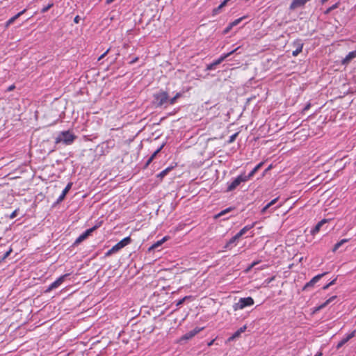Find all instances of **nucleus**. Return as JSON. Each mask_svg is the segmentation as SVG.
<instances>
[{"mask_svg":"<svg viewBox=\"0 0 356 356\" xmlns=\"http://www.w3.org/2000/svg\"><path fill=\"white\" fill-rule=\"evenodd\" d=\"M76 138V136L72 134L70 131H65L60 132L56 138L55 143H63L66 145H70L73 143Z\"/></svg>","mask_w":356,"mask_h":356,"instance_id":"obj_1","label":"nucleus"},{"mask_svg":"<svg viewBox=\"0 0 356 356\" xmlns=\"http://www.w3.org/2000/svg\"><path fill=\"white\" fill-rule=\"evenodd\" d=\"M254 304V300L251 297L241 298L238 302L233 305L234 311L243 309L245 307L251 306Z\"/></svg>","mask_w":356,"mask_h":356,"instance_id":"obj_2","label":"nucleus"},{"mask_svg":"<svg viewBox=\"0 0 356 356\" xmlns=\"http://www.w3.org/2000/svg\"><path fill=\"white\" fill-rule=\"evenodd\" d=\"M154 104L156 106H161L168 100V94L167 92L161 91L154 95Z\"/></svg>","mask_w":356,"mask_h":356,"instance_id":"obj_3","label":"nucleus"},{"mask_svg":"<svg viewBox=\"0 0 356 356\" xmlns=\"http://www.w3.org/2000/svg\"><path fill=\"white\" fill-rule=\"evenodd\" d=\"M239 47L236 48L235 49L231 51L230 52L220 56L218 60H215L212 63L208 65L207 66V70H211L215 69L216 66L220 64L225 58L231 56L232 54H234L235 51H236L238 49Z\"/></svg>","mask_w":356,"mask_h":356,"instance_id":"obj_4","label":"nucleus"},{"mask_svg":"<svg viewBox=\"0 0 356 356\" xmlns=\"http://www.w3.org/2000/svg\"><path fill=\"white\" fill-rule=\"evenodd\" d=\"M245 181H246V178L243 177V175H239L228 186L227 191L229 192L234 191L241 182Z\"/></svg>","mask_w":356,"mask_h":356,"instance_id":"obj_5","label":"nucleus"},{"mask_svg":"<svg viewBox=\"0 0 356 356\" xmlns=\"http://www.w3.org/2000/svg\"><path fill=\"white\" fill-rule=\"evenodd\" d=\"M67 275L68 274H65L58 277L55 282H54L49 286V287L44 291V293H49V291L60 286Z\"/></svg>","mask_w":356,"mask_h":356,"instance_id":"obj_6","label":"nucleus"},{"mask_svg":"<svg viewBox=\"0 0 356 356\" xmlns=\"http://www.w3.org/2000/svg\"><path fill=\"white\" fill-rule=\"evenodd\" d=\"M98 227L97 225H95L94 227H92V228H90L88 229H87L85 232H83L82 234H81L76 239V241H74V245H77L78 244H79L80 243H81L82 241H83L86 238H88V236L93 232L95 231L97 228Z\"/></svg>","mask_w":356,"mask_h":356,"instance_id":"obj_7","label":"nucleus"},{"mask_svg":"<svg viewBox=\"0 0 356 356\" xmlns=\"http://www.w3.org/2000/svg\"><path fill=\"white\" fill-rule=\"evenodd\" d=\"M131 242V238L129 236L126 237V238H123L122 241H120V242H118L117 244H115L112 248V250L118 252V250H120V249H122L127 245L129 244Z\"/></svg>","mask_w":356,"mask_h":356,"instance_id":"obj_8","label":"nucleus"},{"mask_svg":"<svg viewBox=\"0 0 356 356\" xmlns=\"http://www.w3.org/2000/svg\"><path fill=\"white\" fill-rule=\"evenodd\" d=\"M327 273H323L322 274H319L315 277H314L309 282H307L302 288V290L305 291L308 288L312 287L314 286V284L320 280V279L325 275Z\"/></svg>","mask_w":356,"mask_h":356,"instance_id":"obj_9","label":"nucleus"},{"mask_svg":"<svg viewBox=\"0 0 356 356\" xmlns=\"http://www.w3.org/2000/svg\"><path fill=\"white\" fill-rule=\"evenodd\" d=\"M203 328L195 327L193 330L187 332L184 335L182 336L181 340H188L195 336L200 331H201Z\"/></svg>","mask_w":356,"mask_h":356,"instance_id":"obj_10","label":"nucleus"},{"mask_svg":"<svg viewBox=\"0 0 356 356\" xmlns=\"http://www.w3.org/2000/svg\"><path fill=\"white\" fill-rule=\"evenodd\" d=\"M356 330H353L351 333L347 335L346 337L343 338L337 346V348L339 349L341 348L345 343H346L350 339L355 336Z\"/></svg>","mask_w":356,"mask_h":356,"instance_id":"obj_11","label":"nucleus"},{"mask_svg":"<svg viewBox=\"0 0 356 356\" xmlns=\"http://www.w3.org/2000/svg\"><path fill=\"white\" fill-rule=\"evenodd\" d=\"M72 182H70V183L67 184V185L66 186L65 189L63 191L61 195L58 198V200L56 201L57 204L61 202L65 199V195H67V193L69 192V191L72 188Z\"/></svg>","mask_w":356,"mask_h":356,"instance_id":"obj_12","label":"nucleus"},{"mask_svg":"<svg viewBox=\"0 0 356 356\" xmlns=\"http://www.w3.org/2000/svg\"><path fill=\"white\" fill-rule=\"evenodd\" d=\"M309 0H293L290 5V9L294 10L297 8L304 6Z\"/></svg>","mask_w":356,"mask_h":356,"instance_id":"obj_13","label":"nucleus"},{"mask_svg":"<svg viewBox=\"0 0 356 356\" xmlns=\"http://www.w3.org/2000/svg\"><path fill=\"white\" fill-rule=\"evenodd\" d=\"M247 328V326L246 325H243V327H241V328H239L237 331H236L233 334L232 336H231L228 339L227 341H233L234 339L238 338L240 337L241 334L244 332L245 331Z\"/></svg>","mask_w":356,"mask_h":356,"instance_id":"obj_14","label":"nucleus"},{"mask_svg":"<svg viewBox=\"0 0 356 356\" xmlns=\"http://www.w3.org/2000/svg\"><path fill=\"white\" fill-rule=\"evenodd\" d=\"M336 298H337L336 296H332L331 298L327 299L324 303H323L322 305H321L318 307H316L314 311V312H316L322 309L323 308L326 307L327 305H329L330 303L332 302Z\"/></svg>","mask_w":356,"mask_h":356,"instance_id":"obj_15","label":"nucleus"},{"mask_svg":"<svg viewBox=\"0 0 356 356\" xmlns=\"http://www.w3.org/2000/svg\"><path fill=\"white\" fill-rule=\"evenodd\" d=\"M26 9L23 10L22 11L18 13L15 16L11 17L9 20L7 21L6 23L5 27L8 28L11 24H13L17 19H18L22 15H23L26 12Z\"/></svg>","mask_w":356,"mask_h":356,"instance_id":"obj_16","label":"nucleus"},{"mask_svg":"<svg viewBox=\"0 0 356 356\" xmlns=\"http://www.w3.org/2000/svg\"><path fill=\"white\" fill-rule=\"evenodd\" d=\"M164 145L163 144L160 147H159L152 154V156L148 159L147 161L145 168L147 167L150 163L153 161V159L156 157V156L161 152L162 148L163 147Z\"/></svg>","mask_w":356,"mask_h":356,"instance_id":"obj_17","label":"nucleus"},{"mask_svg":"<svg viewBox=\"0 0 356 356\" xmlns=\"http://www.w3.org/2000/svg\"><path fill=\"white\" fill-rule=\"evenodd\" d=\"M327 222V219H323V220H321L320 222H318L316 224V225L314 227V228L311 231V233L313 235H314L316 233H318L319 232L321 227H322V225H324Z\"/></svg>","mask_w":356,"mask_h":356,"instance_id":"obj_18","label":"nucleus"},{"mask_svg":"<svg viewBox=\"0 0 356 356\" xmlns=\"http://www.w3.org/2000/svg\"><path fill=\"white\" fill-rule=\"evenodd\" d=\"M356 57V51L350 52L346 58L342 60L343 64L348 63L352 59Z\"/></svg>","mask_w":356,"mask_h":356,"instance_id":"obj_19","label":"nucleus"},{"mask_svg":"<svg viewBox=\"0 0 356 356\" xmlns=\"http://www.w3.org/2000/svg\"><path fill=\"white\" fill-rule=\"evenodd\" d=\"M348 241H349V239H346V238L341 240L339 242L337 243L334 245L332 251L334 252H336L343 243L348 242Z\"/></svg>","mask_w":356,"mask_h":356,"instance_id":"obj_20","label":"nucleus"},{"mask_svg":"<svg viewBox=\"0 0 356 356\" xmlns=\"http://www.w3.org/2000/svg\"><path fill=\"white\" fill-rule=\"evenodd\" d=\"M254 227V224L250 226H245L243 229H241L239 232L237 233V237H241L244 234H245L249 229Z\"/></svg>","mask_w":356,"mask_h":356,"instance_id":"obj_21","label":"nucleus"},{"mask_svg":"<svg viewBox=\"0 0 356 356\" xmlns=\"http://www.w3.org/2000/svg\"><path fill=\"white\" fill-rule=\"evenodd\" d=\"M166 241V237H164L160 241H158L156 243H155L154 244H153L149 248V250H154L156 248H158L159 246L161 245L165 241Z\"/></svg>","mask_w":356,"mask_h":356,"instance_id":"obj_22","label":"nucleus"},{"mask_svg":"<svg viewBox=\"0 0 356 356\" xmlns=\"http://www.w3.org/2000/svg\"><path fill=\"white\" fill-rule=\"evenodd\" d=\"M302 46H303V44H300V43H299V44H298V48H297L295 51H293L292 55H293V56H298V54L302 51Z\"/></svg>","mask_w":356,"mask_h":356,"instance_id":"obj_23","label":"nucleus"},{"mask_svg":"<svg viewBox=\"0 0 356 356\" xmlns=\"http://www.w3.org/2000/svg\"><path fill=\"white\" fill-rule=\"evenodd\" d=\"M172 168H167L166 169H165L164 170L161 171L158 175L157 177L162 179L166 175L167 173L171 170Z\"/></svg>","mask_w":356,"mask_h":356,"instance_id":"obj_24","label":"nucleus"},{"mask_svg":"<svg viewBox=\"0 0 356 356\" xmlns=\"http://www.w3.org/2000/svg\"><path fill=\"white\" fill-rule=\"evenodd\" d=\"M238 234H236L235 236L232 237L229 241L227 243L225 248H227L229 245L234 243L237 239H238L240 237H237Z\"/></svg>","mask_w":356,"mask_h":356,"instance_id":"obj_25","label":"nucleus"},{"mask_svg":"<svg viewBox=\"0 0 356 356\" xmlns=\"http://www.w3.org/2000/svg\"><path fill=\"white\" fill-rule=\"evenodd\" d=\"M339 3H336L335 4H334L333 6H332L331 7L328 8L325 11V14H329L332 10L338 8L339 6Z\"/></svg>","mask_w":356,"mask_h":356,"instance_id":"obj_26","label":"nucleus"},{"mask_svg":"<svg viewBox=\"0 0 356 356\" xmlns=\"http://www.w3.org/2000/svg\"><path fill=\"white\" fill-rule=\"evenodd\" d=\"M277 200H278V197L273 199L272 201H270L269 203H268L265 206V208L266 209H268L269 208H270L273 205H274L277 202Z\"/></svg>","mask_w":356,"mask_h":356,"instance_id":"obj_27","label":"nucleus"},{"mask_svg":"<svg viewBox=\"0 0 356 356\" xmlns=\"http://www.w3.org/2000/svg\"><path fill=\"white\" fill-rule=\"evenodd\" d=\"M180 96L179 93H177L174 97L168 99L170 104H174L177 99Z\"/></svg>","mask_w":356,"mask_h":356,"instance_id":"obj_28","label":"nucleus"},{"mask_svg":"<svg viewBox=\"0 0 356 356\" xmlns=\"http://www.w3.org/2000/svg\"><path fill=\"white\" fill-rule=\"evenodd\" d=\"M53 3H49L47 6L44 7L42 10H41V13H44L45 12H47V10H49L52 6H53Z\"/></svg>","mask_w":356,"mask_h":356,"instance_id":"obj_29","label":"nucleus"},{"mask_svg":"<svg viewBox=\"0 0 356 356\" xmlns=\"http://www.w3.org/2000/svg\"><path fill=\"white\" fill-rule=\"evenodd\" d=\"M224 6H222V3L219 5L218 8H216L213 10V15H216Z\"/></svg>","mask_w":356,"mask_h":356,"instance_id":"obj_30","label":"nucleus"},{"mask_svg":"<svg viewBox=\"0 0 356 356\" xmlns=\"http://www.w3.org/2000/svg\"><path fill=\"white\" fill-rule=\"evenodd\" d=\"M255 174V171L254 170H252L248 175H243V177H245L246 178V181H248L250 177H252Z\"/></svg>","mask_w":356,"mask_h":356,"instance_id":"obj_31","label":"nucleus"},{"mask_svg":"<svg viewBox=\"0 0 356 356\" xmlns=\"http://www.w3.org/2000/svg\"><path fill=\"white\" fill-rule=\"evenodd\" d=\"M237 135H238V133H236V134H234L232 135V136L229 137V141H228V142H229V143H233V142L235 140V139H236V138Z\"/></svg>","mask_w":356,"mask_h":356,"instance_id":"obj_32","label":"nucleus"},{"mask_svg":"<svg viewBox=\"0 0 356 356\" xmlns=\"http://www.w3.org/2000/svg\"><path fill=\"white\" fill-rule=\"evenodd\" d=\"M232 210V208L229 207V208H227L223 211H222L218 215V216H222L224 214H225L226 213H227L228 211Z\"/></svg>","mask_w":356,"mask_h":356,"instance_id":"obj_33","label":"nucleus"},{"mask_svg":"<svg viewBox=\"0 0 356 356\" xmlns=\"http://www.w3.org/2000/svg\"><path fill=\"white\" fill-rule=\"evenodd\" d=\"M259 261H254L246 270V272H249L255 265L259 264Z\"/></svg>","mask_w":356,"mask_h":356,"instance_id":"obj_34","label":"nucleus"},{"mask_svg":"<svg viewBox=\"0 0 356 356\" xmlns=\"http://www.w3.org/2000/svg\"><path fill=\"white\" fill-rule=\"evenodd\" d=\"M242 19L243 18L237 19L234 20V22H232V23H230L231 26H234L237 25L242 20Z\"/></svg>","mask_w":356,"mask_h":356,"instance_id":"obj_35","label":"nucleus"},{"mask_svg":"<svg viewBox=\"0 0 356 356\" xmlns=\"http://www.w3.org/2000/svg\"><path fill=\"white\" fill-rule=\"evenodd\" d=\"M110 49H108L102 55H101L99 58H98V60H102L109 51Z\"/></svg>","mask_w":356,"mask_h":356,"instance_id":"obj_36","label":"nucleus"},{"mask_svg":"<svg viewBox=\"0 0 356 356\" xmlns=\"http://www.w3.org/2000/svg\"><path fill=\"white\" fill-rule=\"evenodd\" d=\"M233 26H231V24H229V25L224 30L223 33L225 34L229 33V31L232 29Z\"/></svg>","mask_w":356,"mask_h":356,"instance_id":"obj_37","label":"nucleus"},{"mask_svg":"<svg viewBox=\"0 0 356 356\" xmlns=\"http://www.w3.org/2000/svg\"><path fill=\"white\" fill-rule=\"evenodd\" d=\"M310 107H311V104L310 103H307L306 104V106L304 107V108L302 109V112H305V111L309 110Z\"/></svg>","mask_w":356,"mask_h":356,"instance_id":"obj_38","label":"nucleus"},{"mask_svg":"<svg viewBox=\"0 0 356 356\" xmlns=\"http://www.w3.org/2000/svg\"><path fill=\"white\" fill-rule=\"evenodd\" d=\"M17 210L14 211H13V212L10 215V219H13V218H15V217L17 216Z\"/></svg>","mask_w":356,"mask_h":356,"instance_id":"obj_39","label":"nucleus"},{"mask_svg":"<svg viewBox=\"0 0 356 356\" xmlns=\"http://www.w3.org/2000/svg\"><path fill=\"white\" fill-rule=\"evenodd\" d=\"M15 88V85H11V86H10L8 88L7 91H8V92L12 91V90H13Z\"/></svg>","mask_w":356,"mask_h":356,"instance_id":"obj_40","label":"nucleus"},{"mask_svg":"<svg viewBox=\"0 0 356 356\" xmlns=\"http://www.w3.org/2000/svg\"><path fill=\"white\" fill-rule=\"evenodd\" d=\"M186 299V297H184V298H182L181 300H179V302H177V305L178 306V305H181V304L184 302V300H185Z\"/></svg>","mask_w":356,"mask_h":356,"instance_id":"obj_41","label":"nucleus"},{"mask_svg":"<svg viewBox=\"0 0 356 356\" xmlns=\"http://www.w3.org/2000/svg\"><path fill=\"white\" fill-rule=\"evenodd\" d=\"M138 57H136V58H134L131 61H130V62H129V63H130V64H133V63H134L137 62V61H138Z\"/></svg>","mask_w":356,"mask_h":356,"instance_id":"obj_42","label":"nucleus"},{"mask_svg":"<svg viewBox=\"0 0 356 356\" xmlns=\"http://www.w3.org/2000/svg\"><path fill=\"white\" fill-rule=\"evenodd\" d=\"M116 251H114V250H112V248L111 250H109L107 252H106V255L108 256L110 254H111L113 252H115Z\"/></svg>","mask_w":356,"mask_h":356,"instance_id":"obj_43","label":"nucleus"},{"mask_svg":"<svg viewBox=\"0 0 356 356\" xmlns=\"http://www.w3.org/2000/svg\"><path fill=\"white\" fill-rule=\"evenodd\" d=\"M79 19H80V18H79V16H78V15H77V16H76V17H74V22H75V23H79Z\"/></svg>","mask_w":356,"mask_h":356,"instance_id":"obj_44","label":"nucleus"},{"mask_svg":"<svg viewBox=\"0 0 356 356\" xmlns=\"http://www.w3.org/2000/svg\"><path fill=\"white\" fill-rule=\"evenodd\" d=\"M337 279H334L332 281H331L330 283H328V286H332L335 284Z\"/></svg>","mask_w":356,"mask_h":356,"instance_id":"obj_45","label":"nucleus"},{"mask_svg":"<svg viewBox=\"0 0 356 356\" xmlns=\"http://www.w3.org/2000/svg\"><path fill=\"white\" fill-rule=\"evenodd\" d=\"M230 0H224L222 2V6H225L226 4L227 3L228 1H229Z\"/></svg>","mask_w":356,"mask_h":356,"instance_id":"obj_46","label":"nucleus"},{"mask_svg":"<svg viewBox=\"0 0 356 356\" xmlns=\"http://www.w3.org/2000/svg\"><path fill=\"white\" fill-rule=\"evenodd\" d=\"M11 251H12V250H10L9 251L6 252V254H4V256H3V259H5L6 257H7L9 255V254L11 252Z\"/></svg>","mask_w":356,"mask_h":356,"instance_id":"obj_47","label":"nucleus"},{"mask_svg":"<svg viewBox=\"0 0 356 356\" xmlns=\"http://www.w3.org/2000/svg\"><path fill=\"white\" fill-rule=\"evenodd\" d=\"M263 162L259 163L257 165H256L257 168L259 170L263 165Z\"/></svg>","mask_w":356,"mask_h":356,"instance_id":"obj_48","label":"nucleus"},{"mask_svg":"<svg viewBox=\"0 0 356 356\" xmlns=\"http://www.w3.org/2000/svg\"><path fill=\"white\" fill-rule=\"evenodd\" d=\"M268 209L265 208V207L261 209V213L262 214L265 213Z\"/></svg>","mask_w":356,"mask_h":356,"instance_id":"obj_49","label":"nucleus"},{"mask_svg":"<svg viewBox=\"0 0 356 356\" xmlns=\"http://www.w3.org/2000/svg\"><path fill=\"white\" fill-rule=\"evenodd\" d=\"M319 178V176H318L316 179H314L312 182H315V184L318 182V179Z\"/></svg>","mask_w":356,"mask_h":356,"instance_id":"obj_50","label":"nucleus"},{"mask_svg":"<svg viewBox=\"0 0 356 356\" xmlns=\"http://www.w3.org/2000/svg\"><path fill=\"white\" fill-rule=\"evenodd\" d=\"M115 0H106V4H111L112 2H113Z\"/></svg>","mask_w":356,"mask_h":356,"instance_id":"obj_51","label":"nucleus"},{"mask_svg":"<svg viewBox=\"0 0 356 356\" xmlns=\"http://www.w3.org/2000/svg\"><path fill=\"white\" fill-rule=\"evenodd\" d=\"M330 286H328V284H327L325 285V286L323 287V290H326V289H327Z\"/></svg>","mask_w":356,"mask_h":356,"instance_id":"obj_52","label":"nucleus"},{"mask_svg":"<svg viewBox=\"0 0 356 356\" xmlns=\"http://www.w3.org/2000/svg\"><path fill=\"white\" fill-rule=\"evenodd\" d=\"M213 341H214V340H212V341H211L210 342H209V343H208V346H211L213 343Z\"/></svg>","mask_w":356,"mask_h":356,"instance_id":"obj_53","label":"nucleus"},{"mask_svg":"<svg viewBox=\"0 0 356 356\" xmlns=\"http://www.w3.org/2000/svg\"><path fill=\"white\" fill-rule=\"evenodd\" d=\"M322 355H323V354H322V353H321V352H318V353L316 355V356H322Z\"/></svg>","mask_w":356,"mask_h":356,"instance_id":"obj_54","label":"nucleus"},{"mask_svg":"<svg viewBox=\"0 0 356 356\" xmlns=\"http://www.w3.org/2000/svg\"><path fill=\"white\" fill-rule=\"evenodd\" d=\"M274 280V277H271V278L268 280V283L270 282H271L272 280Z\"/></svg>","mask_w":356,"mask_h":356,"instance_id":"obj_55","label":"nucleus"},{"mask_svg":"<svg viewBox=\"0 0 356 356\" xmlns=\"http://www.w3.org/2000/svg\"><path fill=\"white\" fill-rule=\"evenodd\" d=\"M253 170L255 171V172H256L257 171H258V169L257 168V167H256V166L254 168V169H253Z\"/></svg>","mask_w":356,"mask_h":356,"instance_id":"obj_56","label":"nucleus"},{"mask_svg":"<svg viewBox=\"0 0 356 356\" xmlns=\"http://www.w3.org/2000/svg\"><path fill=\"white\" fill-rule=\"evenodd\" d=\"M302 260H303V257H300V258L299 259V262H302Z\"/></svg>","mask_w":356,"mask_h":356,"instance_id":"obj_57","label":"nucleus"},{"mask_svg":"<svg viewBox=\"0 0 356 356\" xmlns=\"http://www.w3.org/2000/svg\"><path fill=\"white\" fill-rule=\"evenodd\" d=\"M327 0H321L322 3H325Z\"/></svg>","mask_w":356,"mask_h":356,"instance_id":"obj_58","label":"nucleus"},{"mask_svg":"<svg viewBox=\"0 0 356 356\" xmlns=\"http://www.w3.org/2000/svg\"><path fill=\"white\" fill-rule=\"evenodd\" d=\"M316 356V355H315Z\"/></svg>","mask_w":356,"mask_h":356,"instance_id":"obj_59","label":"nucleus"}]
</instances>
